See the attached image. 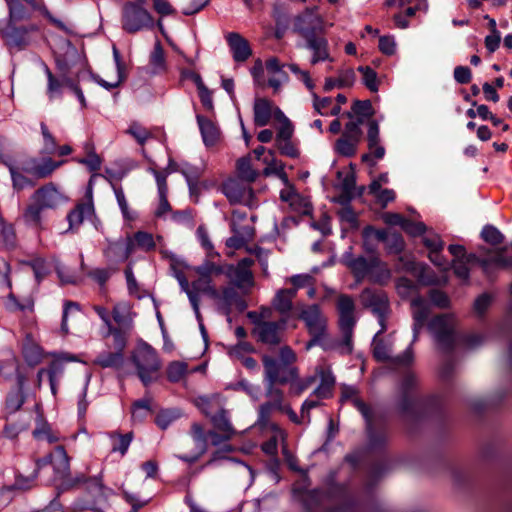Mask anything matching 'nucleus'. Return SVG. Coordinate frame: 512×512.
Masks as SVG:
<instances>
[{
	"mask_svg": "<svg viewBox=\"0 0 512 512\" xmlns=\"http://www.w3.org/2000/svg\"><path fill=\"white\" fill-rule=\"evenodd\" d=\"M286 324V319L266 321L265 323H261L259 327H254L252 333L258 342L269 346H276L282 342Z\"/></svg>",
	"mask_w": 512,
	"mask_h": 512,
	"instance_id": "b1692460",
	"label": "nucleus"
},
{
	"mask_svg": "<svg viewBox=\"0 0 512 512\" xmlns=\"http://www.w3.org/2000/svg\"><path fill=\"white\" fill-rule=\"evenodd\" d=\"M17 237L14 227L3 220V229L0 232V247L14 248L16 246Z\"/></svg>",
	"mask_w": 512,
	"mask_h": 512,
	"instance_id": "13d9d810",
	"label": "nucleus"
},
{
	"mask_svg": "<svg viewBox=\"0 0 512 512\" xmlns=\"http://www.w3.org/2000/svg\"><path fill=\"white\" fill-rule=\"evenodd\" d=\"M300 319L304 321L311 339L307 342L306 348L310 349L321 343L326 336L327 319L322 314L320 307L316 304L305 307L300 313Z\"/></svg>",
	"mask_w": 512,
	"mask_h": 512,
	"instance_id": "f8f14e48",
	"label": "nucleus"
},
{
	"mask_svg": "<svg viewBox=\"0 0 512 512\" xmlns=\"http://www.w3.org/2000/svg\"><path fill=\"white\" fill-rule=\"evenodd\" d=\"M45 72L48 79V85H47V94L50 100L55 99L56 97L61 96L62 94V83L61 79H57L50 69L46 66Z\"/></svg>",
	"mask_w": 512,
	"mask_h": 512,
	"instance_id": "680f3d73",
	"label": "nucleus"
},
{
	"mask_svg": "<svg viewBox=\"0 0 512 512\" xmlns=\"http://www.w3.org/2000/svg\"><path fill=\"white\" fill-rule=\"evenodd\" d=\"M297 360L295 352L287 345L279 350V359L264 354L262 364L264 368L263 381L285 385L298 377V369L293 365Z\"/></svg>",
	"mask_w": 512,
	"mask_h": 512,
	"instance_id": "7ed1b4c3",
	"label": "nucleus"
},
{
	"mask_svg": "<svg viewBox=\"0 0 512 512\" xmlns=\"http://www.w3.org/2000/svg\"><path fill=\"white\" fill-rule=\"evenodd\" d=\"M482 471L484 463L492 461L498 470L499 482L502 493L508 494L512 488V454L503 450L499 442L490 444L482 443Z\"/></svg>",
	"mask_w": 512,
	"mask_h": 512,
	"instance_id": "0eeeda50",
	"label": "nucleus"
},
{
	"mask_svg": "<svg viewBox=\"0 0 512 512\" xmlns=\"http://www.w3.org/2000/svg\"><path fill=\"white\" fill-rule=\"evenodd\" d=\"M253 115L257 126L264 127L272 123L275 128H292V123L284 112L266 98H255Z\"/></svg>",
	"mask_w": 512,
	"mask_h": 512,
	"instance_id": "1a4fd4ad",
	"label": "nucleus"
},
{
	"mask_svg": "<svg viewBox=\"0 0 512 512\" xmlns=\"http://www.w3.org/2000/svg\"><path fill=\"white\" fill-rule=\"evenodd\" d=\"M176 278L179 282L181 289L187 294L190 304L195 312L197 319L201 320V313L199 308L200 298L196 296V292L193 290V281L189 283L187 278L182 272L176 273Z\"/></svg>",
	"mask_w": 512,
	"mask_h": 512,
	"instance_id": "a18cd8bd",
	"label": "nucleus"
},
{
	"mask_svg": "<svg viewBox=\"0 0 512 512\" xmlns=\"http://www.w3.org/2000/svg\"><path fill=\"white\" fill-rule=\"evenodd\" d=\"M152 8L157 15L158 19L163 21L164 17L173 16L176 14V9L167 0H151Z\"/></svg>",
	"mask_w": 512,
	"mask_h": 512,
	"instance_id": "69168bd1",
	"label": "nucleus"
},
{
	"mask_svg": "<svg viewBox=\"0 0 512 512\" xmlns=\"http://www.w3.org/2000/svg\"><path fill=\"white\" fill-rule=\"evenodd\" d=\"M348 266L357 279L371 275L373 281L383 283L388 281L391 276L390 270L377 257L367 260L360 256L350 260Z\"/></svg>",
	"mask_w": 512,
	"mask_h": 512,
	"instance_id": "9b49d317",
	"label": "nucleus"
},
{
	"mask_svg": "<svg viewBox=\"0 0 512 512\" xmlns=\"http://www.w3.org/2000/svg\"><path fill=\"white\" fill-rule=\"evenodd\" d=\"M137 247L143 251H151L156 247L152 234L144 231H138L134 234Z\"/></svg>",
	"mask_w": 512,
	"mask_h": 512,
	"instance_id": "774afa93",
	"label": "nucleus"
},
{
	"mask_svg": "<svg viewBox=\"0 0 512 512\" xmlns=\"http://www.w3.org/2000/svg\"><path fill=\"white\" fill-rule=\"evenodd\" d=\"M405 247V240L400 233H390L385 243V249L388 254L400 255L405 250Z\"/></svg>",
	"mask_w": 512,
	"mask_h": 512,
	"instance_id": "6e6d98bb",
	"label": "nucleus"
},
{
	"mask_svg": "<svg viewBox=\"0 0 512 512\" xmlns=\"http://www.w3.org/2000/svg\"><path fill=\"white\" fill-rule=\"evenodd\" d=\"M336 308L339 315V328L342 340L335 348L341 354H351L353 351V331L357 319L355 317V302L350 295L340 294L336 301Z\"/></svg>",
	"mask_w": 512,
	"mask_h": 512,
	"instance_id": "423d86ee",
	"label": "nucleus"
},
{
	"mask_svg": "<svg viewBox=\"0 0 512 512\" xmlns=\"http://www.w3.org/2000/svg\"><path fill=\"white\" fill-rule=\"evenodd\" d=\"M313 107L317 113L323 116H333L340 113L339 104L335 103L331 97L319 98L316 94H313Z\"/></svg>",
	"mask_w": 512,
	"mask_h": 512,
	"instance_id": "37998d69",
	"label": "nucleus"
},
{
	"mask_svg": "<svg viewBox=\"0 0 512 512\" xmlns=\"http://www.w3.org/2000/svg\"><path fill=\"white\" fill-rule=\"evenodd\" d=\"M108 348L113 350H105L100 352L92 361V365L101 369H115L118 370L123 367L125 362V349L128 342L124 341L122 344L118 343L115 338H111V343H106Z\"/></svg>",
	"mask_w": 512,
	"mask_h": 512,
	"instance_id": "6ab92c4d",
	"label": "nucleus"
},
{
	"mask_svg": "<svg viewBox=\"0 0 512 512\" xmlns=\"http://www.w3.org/2000/svg\"><path fill=\"white\" fill-rule=\"evenodd\" d=\"M254 264L252 258H243L236 265L226 264L223 266V273L229 280V284L242 291L249 293L254 286V276L251 266Z\"/></svg>",
	"mask_w": 512,
	"mask_h": 512,
	"instance_id": "ddd939ff",
	"label": "nucleus"
},
{
	"mask_svg": "<svg viewBox=\"0 0 512 512\" xmlns=\"http://www.w3.org/2000/svg\"><path fill=\"white\" fill-rule=\"evenodd\" d=\"M84 489L98 503H106L112 493V490L103 484L101 476L88 477Z\"/></svg>",
	"mask_w": 512,
	"mask_h": 512,
	"instance_id": "e433bc0d",
	"label": "nucleus"
},
{
	"mask_svg": "<svg viewBox=\"0 0 512 512\" xmlns=\"http://www.w3.org/2000/svg\"><path fill=\"white\" fill-rule=\"evenodd\" d=\"M133 435L132 433H126V434H117L113 433L111 434L112 439V452H119L122 456H124L130 446V443L132 441Z\"/></svg>",
	"mask_w": 512,
	"mask_h": 512,
	"instance_id": "4d7b16f0",
	"label": "nucleus"
},
{
	"mask_svg": "<svg viewBox=\"0 0 512 512\" xmlns=\"http://www.w3.org/2000/svg\"><path fill=\"white\" fill-rule=\"evenodd\" d=\"M131 362L144 386H148L157 379L162 367L158 352L147 342H141L137 345L131 354Z\"/></svg>",
	"mask_w": 512,
	"mask_h": 512,
	"instance_id": "39448f33",
	"label": "nucleus"
},
{
	"mask_svg": "<svg viewBox=\"0 0 512 512\" xmlns=\"http://www.w3.org/2000/svg\"><path fill=\"white\" fill-rule=\"evenodd\" d=\"M7 167L9 169L12 179V185L15 190L20 191L25 188L35 186V182L26 175H24L25 172H23L22 170L20 171L17 167H15L12 164H7Z\"/></svg>",
	"mask_w": 512,
	"mask_h": 512,
	"instance_id": "09e8293b",
	"label": "nucleus"
},
{
	"mask_svg": "<svg viewBox=\"0 0 512 512\" xmlns=\"http://www.w3.org/2000/svg\"><path fill=\"white\" fill-rule=\"evenodd\" d=\"M33 486V477H25L21 472L16 475V479L13 485L3 486L0 489V503L4 506L8 505L16 490H27Z\"/></svg>",
	"mask_w": 512,
	"mask_h": 512,
	"instance_id": "473e14b6",
	"label": "nucleus"
},
{
	"mask_svg": "<svg viewBox=\"0 0 512 512\" xmlns=\"http://www.w3.org/2000/svg\"><path fill=\"white\" fill-rule=\"evenodd\" d=\"M382 333L379 331L372 341L373 357L379 362H390L395 366H408L413 362L414 354L412 347L409 346L401 355L391 356V345L379 338Z\"/></svg>",
	"mask_w": 512,
	"mask_h": 512,
	"instance_id": "f3484780",
	"label": "nucleus"
},
{
	"mask_svg": "<svg viewBox=\"0 0 512 512\" xmlns=\"http://www.w3.org/2000/svg\"><path fill=\"white\" fill-rule=\"evenodd\" d=\"M225 39L236 62H245L251 55L252 49L248 41L237 32H229Z\"/></svg>",
	"mask_w": 512,
	"mask_h": 512,
	"instance_id": "bb28decb",
	"label": "nucleus"
},
{
	"mask_svg": "<svg viewBox=\"0 0 512 512\" xmlns=\"http://www.w3.org/2000/svg\"><path fill=\"white\" fill-rule=\"evenodd\" d=\"M64 201V196L54 183H47L36 189L30 197V202L23 212L26 224L37 231L45 229L42 214L45 210L56 209Z\"/></svg>",
	"mask_w": 512,
	"mask_h": 512,
	"instance_id": "f03ea898",
	"label": "nucleus"
},
{
	"mask_svg": "<svg viewBox=\"0 0 512 512\" xmlns=\"http://www.w3.org/2000/svg\"><path fill=\"white\" fill-rule=\"evenodd\" d=\"M235 171L237 178L247 184L254 183L261 174L259 168L255 165L252 159V154H247L239 158L236 161Z\"/></svg>",
	"mask_w": 512,
	"mask_h": 512,
	"instance_id": "7c9ffc66",
	"label": "nucleus"
},
{
	"mask_svg": "<svg viewBox=\"0 0 512 512\" xmlns=\"http://www.w3.org/2000/svg\"><path fill=\"white\" fill-rule=\"evenodd\" d=\"M52 454V466L58 477H65L70 471V458L64 446H56Z\"/></svg>",
	"mask_w": 512,
	"mask_h": 512,
	"instance_id": "a19ab883",
	"label": "nucleus"
},
{
	"mask_svg": "<svg viewBox=\"0 0 512 512\" xmlns=\"http://www.w3.org/2000/svg\"><path fill=\"white\" fill-rule=\"evenodd\" d=\"M306 48L312 52L311 64L333 61L328 50V41L321 36H312L306 39Z\"/></svg>",
	"mask_w": 512,
	"mask_h": 512,
	"instance_id": "2f4dec72",
	"label": "nucleus"
},
{
	"mask_svg": "<svg viewBox=\"0 0 512 512\" xmlns=\"http://www.w3.org/2000/svg\"><path fill=\"white\" fill-rule=\"evenodd\" d=\"M72 161L85 165L90 172L99 171L102 165V160L97 153L87 155L86 157H73Z\"/></svg>",
	"mask_w": 512,
	"mask_h": 512,
	"instance_id": "0e129e2a",
	"label": "nucleus"
},
{
	"mask_svg": "<svg viewBox=\"0 0 512 512\" xmlns=\"http://www.w3.org/2000/svg\"><path fill=\"white\" fill-rule=\"evenodd\" d=\"M482 240L492 246H496L503 242L504 235L495 226L487 224L482 227Z\"/></svg>",
	"mask_w": 512,
	"mask_h": 512,
	"instance_id": "bf43d9fd",
	"label": "nucleus"
},
{
	"mask_svg": "<svg viewBox=\"0 0 512 512\" xmlns=\"http://www.w3.org/2000/svg\"><path fill=\"white\" fill-rule=\"evenodd\" d=\"M221 191L231 204H241L249 208L258 205L253 188L239 178H229L224 181Z\"/></svg>",
	"mask_w": 512,
	"mask_h": 512,
	"instance_id": "4468645a",
	"label": "nucleus"
},
{
	"mask_svg": "<svg viewBox=\"0 0 512 512\" xmlns=\"http://www.w3.org/2000/svg\"><path fill=\"white\" fill-rule=\"evenodd\" d=\"M191 436L197 446L201 449V453L207 451V434H205L203 427L198 423H193L191 426Z\"/></svg>",
	"mask_w": 512,
	"mask_h": 512,
	"instance_id": "338daca9",
	"label": "nucleus"
},
{
	"mask_svg": "<svg viewBox=\"0 0 512 512\" xmlns=\"http://www.w3.org/2000/svg\"><path fill=\"white\" fill-rule=\"evenodd\" d=\"M296 297L295 290L284 288L276 292L272 306L282 315H288L293 308V300Z\"/></svg>",
	"mask_w": 512,
	"mask_h": 512,
	"instance_id": "f704fd0d",
	"label": "nucleus"
},
{
	"mask_svg": "<svg viewBox=\"0 0 512 512\" xmlns=\"http://www.w3.org/2000/svg\"><path fill=\"white\" fill-rule=\"evenodd\" d=\"M512 247V241H511ZM494 264L495 267L500 269H510L512 268V253L508 254V247H503L499 251H497L489 260L487 257L482 255V273L486 272L488 269L489 263Z\"/></svg>",
	"mask_w": 512,
	"mask_h": 512,
	"instance_id": "79ce46f5",
	"label": "nucleus"
},
{
	"mask_svg": "<svg viewBox=\"0 0 512 512\" xmlns=\"http://www.w3.org/2000/svg\"><path fill=\"white\" fill-rule=\"evenodd\" d=\"M94 213V207L92 203H80L72 209L68 215L67 220L69 222L68 231H77L83 224L86 218H90Z\"/></svg>",
	"mask_w": 512,
	"mask_h": 512,
	"instance_id": "72a5a7b5",
	"label": "nucleus"
},
{
	"mask_svg": "<svg viewBox=\"0 0 512 512\" xmlns=\"http://www.w3.org/2000/svg\"><path fill=\"white\" fill-rule=\"evenodd\" d=\"M413 323V340L412 343L418 340L419 333L424 327L425 322L430 314L429 304L425 299L418 296L411 300Z\"/></svg>",
	"mask_w": 512,
	"mask_h": 512,
	"instance_id": "cd10ccee",
	"label": "nucleus"
},
{
	"mask_svg": "<svg viewBox=\"0 0 512 512\" xmlns=\"http://www.w3.org/2000/svg\"><path fill=\"white\" fill-rule=\"evenodd\" d=\"M280 198L285 202H289L291 206H296L298 202L303 203V209H300V214L302 215H311L313 211L311 202L297 193L281 191Z\"/></svg>",
	"mask_w": 512,
	"mask_h": 512,
	"instance_id": "3c124183",
	"label": "nucleus"
},
{
	"mask_svg": "<svg viewBox=\"0 0 512 512\" xmlns=\"http://www.w3.org/2000/svg\"><path fill=\"white\" fill-rule=\"evenodd\" d=\"M279 383L264 382L265 397L267 401L277 406L279 411L286 403L284 402V392L277 387Z\"/></svg>",
	"mask_w": 512,
	"mask_h": 512,
	"instance_id": "8fccbe9b",
	"label": "nucleus"
},
{
	"mask_svg": "<svg viewBox=\"0 0 512 512\" xmlns=\"http://www.w3.org/2000/svg\"><path fill=\"white\" fill-rule=\"evenodd\" d=\"M418 385V378L413 372L404 375L400 385V399L397 407L403 417H414L416 413V402L411 397V392Z\"/></svg>",
	"mask_w": 512,
	"mask_h": 512,
	"instance_id": "5701e85b",
	"label": "nucleus"
},
{
	"mask_svg": "<svg viewBox=\"0 0 512 512\" xmlns=\"http://www.w3.org/2000/svg\"><path fill=\"white\" fill-rule=\"evenodd\" d=\"M247 293H242L239 289L231 285L223 286L216 289L213 299L216 310L227 317V321L231 323V313L233 310L243 312L248 304L244 298Z\"/></svg>",
	"mask_w": 512,
	"mask_h": 512,
	"instance_id": "9d476101",
	"label": "nucleus"
},
{
	"mask_svg": "<svg viewBox=\"0 0 512 512\" xmlns=\"http://www.w3.org/2000/svg\"><path fill=\"white\" fill-rule=\"evenodd\" d=\"M373 114L372 104L369 100H357L353 103L351 111L347 112L349 118H356L358 124H363Z\"/></svg>",
	"mask_w": 512,
	"mask_h": 512,
	"instance_id": "49530a36",
	"label": "nucleus"
},
{
	"mask_svg": "<svg viewBox=\"0 0 512 512\" xmlns=\"http://www.w3.org/2000/svg\"><path fill=\"white\" fill-rule=\"evenodd\" d=\"M293 130H279L276 136V145L282 155L297 158L299 151L296 145L291 141Z\"/></svg>",
	"mask_w": 512,
	"mask_h": 512,
	"instance_id": "ea45409f",
	"label": "nucleus"
},
{
	"mask_svg": "<svg viewBox=\"0 0 512 512\" xmlns=\"http://www.w3.org/2000/svg\"><path fill=\"white\" fill-rule=\"evenodd\" d=\"M361 304L372 311L378 318L381 326L379 333H384L387 329L386 318L389 310V301L385 292L365 288L360 294Z\"/></svg>",
	"mask_w": 512,
	"mask_h": 512,
	"instance_id": "dca6fc26",
	"label": "nucleus"
},
{
	"mask_svg": "<svg viewBox=\"0 0 512 512\" xmlns=\"http://www.w3.org/2000/svg\"><path fill=\"white\" fill-rule=\"evenodd\" d=\"M176 278L179 282L181 289L187 294L190 304L195 312L197 319L201 320V313L199 308L200 298L196 296V292L193 290V281L189 283L187 278L182 272L176 273Z\"/></svg>",
	"mask_w": 512,
	"mask_h": 512,
	"instance_id": "c03bdc74",
	"label": "nucleus"
},
{
	"mask_svg": "<svg viewBox=\"0 0 512 512\" xmlns=\"http://www.w3.org/2000/svg\"><path fill=\"white\" fill-rule=\"evenodd\" d=\"M84 489L98 503H106L112 493V490L103 484L101 476L88 477Z\"/></svg>",
	"mask_w": 512,
	"mask_h": 512,
	"instance_id": "c9c22d12",
	"label": "nucleus"
},
{
	"mask_svg": "<svg viewBox=\"0 0 512 512\" xmlns=\"http://www.w3.org/2000/svg\"><path fill=\"white\" fill-rule=\"evenodd\" d=\"M6 425L4 426V429H3V435L6 437V438H9V439H15L17 438V436L24 430L28 429L29 427V420L25 419V420H21L17 423H14V422H10V419L8 421H6Z\"/></svg>",
	"mask_w": 512,
	"mask_h": 512,
	"instance_id": "052dcab7",
	"label": "nucleus"
},
{
	"mask_svg": "<svg viewBox=\"0 0 512 512\" xmlns=\"http://www.w3.org/2000/svg\"><path fill=\"white\" fill-rule=\"evenodd\" d=\"M320 383L313 391L312 395L318 399H327L331 397L335 385V377L328 369L321 368L318 370Z\"/></svg>",
	"mask_w": 512,
	"mask_h": 512,
	"instance_id": "58836bf2",
	"label": "nucleus"
},
{
	"mask_svg": "<svg viewBox=\"0 0 512 512\" xmlns=\"http://www.w3.org/2000/svg\"><path fill=\"white\" fill-rule=\"evenodd\" d=\"M456 319L453 314H440L428 323V330L432 334L438 347L444 352H451L456 346L472 350L480 344V336L476 332L457 335Z\"/></svg>",
	"mask_w": 512,
	"mask_h": 512,
	"instance_id": "f257e3e1",
	"label": "nucleus"
},
{
	"mask_svg": "<svg viewBox=\"0 0 512 512\" xmlns=\"http://www.w3.org/2000/svg\"><path fill=\"white\" fill-rule=\"evenodd\" d=\"M362 139V130H346L334 144L337 154L351 157L356 153L357 146Z\"/></svg>",
	"mask_w": 512,
	"mask_h": 512,
	"instance_id": "a878e982",
	"label": "nucleus"
},
{
	"mask_svg": "<svg viewBox=\"0 0 512 512\" xmlns=\"http://www.w3.org/2000/svg\"><path fill=\"white\" fill-rule=\"evenodd\" d=\"M284 67L285 65L281 64L276 57H270L265 62V68L271 75L268 79V85L273 88L274 92H278L282 85L289 80L287 73L283 70Z\"/></svg>",
	"mask_w": 512,
	"mask_h": 512,
	"instance_id": "c756f323",
	"label": "nucleus"
},
{
	"mask_svg": "<svg viewBox=\"0 0 512 512\" xmlns=\"http://www.w3.org/2000/svg\"><path fill=\"white\" fill-rule=\"evenodd\" d=\"M204 404L206 407H203L202 411L207 417H210L215 429L234 436L236 431L230 422L228 411L220 403V398L204 400Z\"/></svg>",
	"mask_w": 512,
	"mask_h": 512,
	"instance_id": "4be33fe9",
	"label": "nucleus"
},
{
	"mask_svg": "<svg viewBox=\"0 0 512 512\" xmlns=\"http://www.w3.org/2000/svg\"><path fill=\"white\" fill-rule=\"evenodd\" d=\"M136 248L138 247L133 235L111 243L108 247V252L117 255L120 260L125 261L134 253Z\"/></svg>",
	"mask_w": 512,
	"mask_h": 512,
	"instance_id": "4c0bfd02",
	"label": "nucleus"
},
{
	"mask_svg": "<svg viewBox=\"0 0 512 512\" xmlns=\"http://www.w3.org/2000/svg\"><path fill=\"white\" fill-rule=\"evenodd\" d=\"M26 380V376L17 368L16 383L7 392L4 401L3 415L6 421H8L16 412L20 411L26 401L27 394L24 391Z\"/></svg>",
	"mask_w": 512,
	"mask_h": 512,
	"instance_id": "aec40b11",
	"label": "nucleus"
},
{
	"mask_svg": "<svg viewBox=\"0 0 512 512\" xmlns=\"http://www.w3.org/2000/svg\"><path fill=\"white\" fill-rule=\"evenodd\" d=\"M351 404L362 414L366 422L369 443L372 447H378L385 443L386 435L382 432L377 433L373 428V412L369 405L357 396H351L348 399Z\"/></svg>",
	"mask_w": 512,
	"mask_h": 512,
	"instance_id": "393cba45",
	"label": "nucleus"
},
{
	"mask_svg": "<svg viewBox=\"0 0 512 512\" xmlns=\"http://www.w3.org/2000/svg\"><path fill=\"white\" fill-rule=\"evenodd\" d=\"M293 29L305 40L324 31V21L317 12V7L306 8L293 20Z\"/></svg>",
	"mask_w": 512,
	"mask_h": 512,
	"instance_id": "a211bd4d",
	"label": "nucleus"
},
{
	"mask_svg": "<svg viewBox=\"0 0 512 512\" xmlns=\"http://www.w3.org/2000/svg\"><path fill=\"white\" fill-rule=\"evenodd\" d=\"M145 5L146 0L127 1L123 4L121 11L122 29L129 34H134L157 27L161 33H164L162 20H155Z\"/></svg>",
	"mask_w": 512,
	"mask_h": 512,
	"instance_id": "20e7f679",
	"label": "nucleus"
},
{
	"mask_svg": "<svg viewBox=\"0 0 512 512\" xmlns=\"http://www.w3.org/2000/svg\"><path fill=\"white\" fill-rule=\"evenodd\" d=\"M245 233H240L235 224L232 225L234 235L229 237L226 241V246L233 249L242 248L248 241L253 239L254 229L250 226L244 228Z\"/></svg>",
	"mask_w": 512,
	"mask_h": 512,
	"instance_id": "de8ad7c7",
	"label": "nucleus"
},
{
	"mask_svg": "<svg viewBox=\"0 0 512 512\" xmlns=\"http://www.w3.org/2000/svg\"><path fill=\"white\" fill-rule=\"evenodd\" d=\"M478 258L474 254L468 255L467 259L453 260V269L455 275L463 281L468 280L470 267L477 262Z\"/></svg>",
	"mask_w": 512,
	"mask_h": 512,
	"instance_id": "603ef678",
	"label": "nucleus"
},
{
	"mask_svg": "<svg viewBox=\"0 0 512 512\" xmlns=\"http://www.w3.org/2000/svg\"><path fill=\"white\" fill-rule=\"evenodd\" d=\"M194 272L198 276L193 281V290L196 292V296L200 298V294H205L212 298L217 289L213 284V277L223 273V266L210 260H205L201 265L194 268Z\"/></svg>",
	"mask_w": 512,
	"mask_h": 512,
	"instance_id": "2eb2a0df",
	"label": "nucleus"
},
{
	"mask_svg": "<svg viewBox=\"0 0 512 512\" xmlns=\"http://www.w3.org/2000/svg\"><path fill=\"white\" fill-rule=\"evenodd\" d=\"M66 163V160H54L52 157L42 155V157H32L22 164V171L35 179H46L50 177L58 168Z\"/></svg>",
	"mask_w": 512,
	"mask_h": 512,
	"instance_id": "412c9836",
	"label": "nucleus"
},
{
	"mask_svg": "<svg viewBox=\"0 0 512 512\" xmlns=\"http://www.w3.org/2000/svg\"><path fill=\"white\" fill-rule=\"evenodd\" d=\"M358 70L362 74V80L365 86L370 91L376 92L378 90L377 73L368 66H360Z\"/></svg>",
	"mask_w": 512,
	"mask_h": 512,
	"instance_id": "e2e57ef3",
	"label": "nucleus"
},
{
	"mask_svg": "<svg viewBox=\"0 0 512 512\" xmlns=\"http://www.w3.org/2000/svg\"><path fill=\"white\" fill-rule=\"evenodd\" d=\"M368 153L362 155L361 160L370 166H375L377 160L385 156V148L381 143L379 130H368L367 134Z\"/></svg>",
	"mask_w": 512,
	"mask_h": 512,
	"instance_id": "c85d7f7f",
	"label": "nucleus"
},
{
	"mask_svg": "<svg viewBox=\"0 0 512 512\" xmlns=\"http://www.w3.org/2000/svg\"><path fill=\"white\" fill-rule=\"evenodd\" d=\"M23 356L28 365L35 366L42 361L43 350L39 345L29 342L23 346Z\"/></svg>",
	"mask_w": 512,
	"mask_h": 512,
	"instance_id": "5fc2aeb1",
	"label": "nucleus"
},
{
	"mask_svg": "<svg viewBox=\"0 0 512 512\" xmlns=\"http://www.w3.org/2000/svg\"><path fill=\"white\" fill-rule=\"evenodd\" d=\"M111 315L110 329L102 334L103 338H115L121 344L124 341L129 342V338L134 331V320L137 315L131 304L126 301L114 304Z\"/></svg>",
	"mask_w": 512,
	"mask_h": 512,
	"instance_id": "6e6552de",
	"label": "nucleus"
},
{
	"mask_svg": "<svg viewBox=\"0 0 512 512\" xmlns=\"http://www.w3.org/2000/svg\"><path fill=\"white\" fill-rule=\"evenodd\" d=\"M188 373V365L183 361H172L166 368L167 379L176 383L181 381Z\"/></svg>",
	"mask_w": 512,
	"mask_h": 512,
	"instance_id": "864d4df0",
	"label": "nucleus"
}]
</instances>
